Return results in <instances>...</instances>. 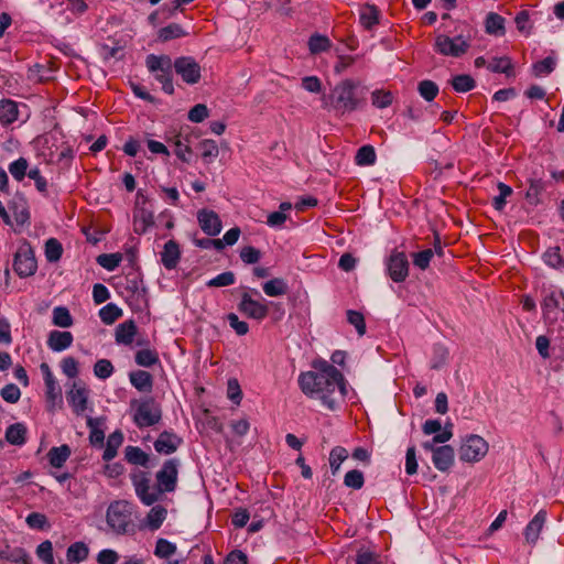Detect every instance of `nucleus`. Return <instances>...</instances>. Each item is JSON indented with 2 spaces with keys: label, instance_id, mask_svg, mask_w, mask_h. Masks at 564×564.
Listing matches in <instances>:
<instances>
[{
  "label": "nucleus",
  "instance_id": "f704fd0d",
  "mask_svg": "<svg viewBox=\"0 0 564 564\" xmlns=\"http://www.w3.org/2000/svg\"><path fill=\"white\" fill-rule=\"evenodd\" d=\"M26 429L22 423L11 424L6 431V440L13 445L25 443Z\"/></svg>",
  "mask_w": 564,
  "mask_h": 564
},
{
  "label": "nucleus",
  "instance_id": "c85d7f7f",
  "mask_svg": "<svg viewBox=\"0 0 564 564\" xmlns=\"http://www.w3.org/2000/svg\"><path fill=\"white\" fill-rule=\"evenodd\" d=\"M123 442V434L120 431L112 432L107 440L106 448L102 454L104 460H111L116 457L118 448Z\"/></svg>",
  "mask_w": 564,
  "mask_h": 564
},
{
  "label": "nucleus",
  "instance_id": "864d4df0",
  "mask_svg": "<svg viewBox=\"0 0 564 564\" xmlns=\"http://www.w3.org/2000/svg\"><path fill=\"white\" fill-rule=\"evenodd\" d=\"M113 371V365L108 359H99L94 365V375L99 379L106 380L110 378Z\"/></svg>",
  "mask_w": 564,
  "mask_h": 564
},
{
  "label": "nucleus",
  "instance_id": "8fccbe9b",
  "mask_svg": "<svg viewBox=\"0 0 564 564\" xmlns=\"http://www.w3.org/2000/svg\"><path fill=\"white\" fill-rule=\"evenodd\" d=\"M475 80L469 75H457L452 79V86L457 93H467L475 88Z\"/></svg>",
  "mask_w": 564,
  "mask_h": 564
},
{
  "label": "nucleus",
  "instance_id": "6ab92c4d",
  "mask_svg": "<svg viewBox=\"0 0 564 564\" xmlns=\"http://www.w3.org/2000/svg\"><path fill=\"white\" fill-rule=\"evenodd\" d=\"M73 334L67 330H52L47 336V346L52 351L61 352L72 346Z\"/></svg>",
  "mask_w": 564,
  "mask_h": 564
},
{
  "label": "nucleus",
  "instance_id": "c9c22d12",
  "mask_svg": "<svg viewBox=\"0 0 564 564\" xmlns=\"http://www.w3.org/2000/svg\"><path fill=\"white\" fill-rule=\"evenodd\" d=\"M308 50L312 54H319L332 47V42L326 35L313 34L308 40Z\"/></svg>",
  "mask_w": 564,
  "mask_h": 564
},
{
  "label": "nucleus",
  "instance_id": "680f3d73",
  "mask_svg": "<svg viewBox=\"0 0 564 564\" xmlns=\"http://www.w3.org/2000/svg\"><path fill=\"white\" fill-rule=\"evenodd\" d=\"M544 262L552 268H561L564 265V260L561 257L560 248H549L543 254Z\"/></svg>",
  "mask_w": 564,
  "mask_h": 564
},
{
  "label": "nucleus",
  "instance_id": "0eeeda50",
  "mask_svg": "<svg viewBox=\"0 0 564 564\" xmlns=\"http://www.w3.org/2000/svg\"><path fill=\"white\" fill-rule=\"evenodd\" d=\"M90 390L82 380H74L66 392V400L77 416H83L89 409Z\"/></svg>",
  "mask_w": 564,
  "mask_h": 564
},
{
  "label": "nucleus",
  "instance_id": "a878e982",
  "mask_svg": "<svg viewBox=\"0 0 564 564\" xmlns=\"http://www.w3.org/2000/svg\"><path fill=\"white\" fill-rule=\"evenodd\" d=\"M70 447L66 444L52 447L47 453V458L51 466L61 468L70 456Z\"/></svg>",
  "mask_w": 564,
  "mask_h": 564
},
{
  "label": "nucleus",
  "instance_id": "f8f14e48",
  "mask_svg": "<svg viewBox=\"0 0 564 564\" xmlns=\"http://www.w3.org/2000/svg\"><path fill=\"white\" fill-rule=\"evenodd\" d=\"M469 43L462 36L449 37L440 34L435 39L434 48L444 56L459 57L467 52Z\"/></svg>",
  "mask_w": 564,
  "mask_h": 564
},
{
  "label": "nucleus",
  "instance_id": "052dcab7",
  "mask_svg": "<svg viewBox=\"0 0 564 564\" xmlns=\"http://www.w3.org/2000/svg\"><path fill=\"white\" fill-rule=\"evenodd\" d=\"M364 482H365L364 474L357 469L349 470L344 477L345 486L356 489V490L362 488Z\"/></svg>",
  "mask_w": 564,
  "mask_h": 564
},
{
  "label": "nucleus",
  "instance_id": "9d476101",
  "mask_svg": "<svg viewBox=\"0 0 564 564\" xmlns=\"http://www.w3.org/2000/svg\"><path fill=\"white\" fill-rule=\"evenodd\" d=\"M37 263L29 243L19 247L14 254L13 270L20 278H28L36 272Z\"/></svg>",
  "mask_w": 564,
  "mask_h": 564
},
{
  "label": "nucleus",
  "instance_id": "ea45409f",
  "mask_svg": "<svg viewBox=\"0 0 564 564\" xmlns=\"http://www.w3.org/2000/svg\"><path fill=\"white\" fill-rule=\"evenodd\" d=\"M556 66V58L553 56H547L542 61L536 62L532 66L533 75L535 77H541L544 75L551 74Z\"/></svg>",
  "mask_w": 564,
  "mask_h": 564
},
{
  "label": "nucleus",
  "instance_id": "473e14b6",
  "mask_svg": "<svg viewBox=\"0 0 564 564\" xmlns=\"http://www.w3.org/2000/svg\"><path fill=\"white\" fill-rule=\"evenodd\" d=\"M89 549L84 542H75L67 549L66 556L69 562L80 563L88 557Z\"/></svg>",
  "mask_w": 564,
  "mask_h": 564
},
{
  "label": "nucleus",
  "instance_id": "13d9d810",
  "mask_svg": "<svg viewBox=\"0 0 564 564\" xmlns=\"http://www.w3.org/2000/svg\"><path fill=\"white\" fill-rule=\"evenodd\" d=\"M236 281L234 272L226 271L210 279L206 284L209 288H221L232 285Z\"/></svg>",
  "mask_w": 564,
  "mask_h": 564
},
{
  "label": "nucleus",
  "instance_id": "7ed1b4c3",
  "mask_svg": "<svg viewBox=\"0 0 564 564\" xmlns=\"http://www.w3.org/2000/svg\"><path fill=\"white\" fill-rule=\"evenodd\" d=\"M541 308L547 333L554 339H564V292L554 285H543Z\"/></svg>",
  "mask_w": 564,
  "mask_h": 564
},
{
  "label": "nucleus",
  "instance_id": "6e6d98bb",
  "mask_svg": "<svg viewBox=\"0 0 564 564\" xmlns=\"http://www.w3.org/2000/svg\"><path fill=\"white\" fill-rule=\"evenodd\" d=\"M135 362L142 367H151L159 362V356L151 349H141L135 354Z\"/></svg>",
  "mask_w": 564,
  "mask_h": 564
},
{
  "label": "nucleus",
  "instance_id": "49530a36",
  "mask_svg": "<svg viewBox=\"0 0 564 564\" xmlns=\"http://www.w3.org/2000/svg\"><path fill=\"white\" fill-rule=\"evenodd\" d=\"M8 169L12 177L18 182H21L25 175H28L29 163L26 159L19 158L11 162Z\"/></svg>",
  "mask_w": 564,
  "mask_h": 564
},
{
  "label": "nucleus",
  "instance_id": "4be33fe9",
  "mask_svg": "<svg viewBox=\"0 0 564 564\" xmlns=\"http://www.w3.org/2000/svg\"><path fill=\"white\" fill-rule=\"evenodd\" d=\"M546 521V512L540 510L524 529V536L529 543H535Z\"/></svg>",
  "mask_w": 564,
  "mask_h": 564
},
{
  "label": "nucleus",
  "instance_id": "393cba45",
  "mask_svg": "<svg viewBox=\"0 0 564 564\" xmlns=\"http://www.w3.org/2000/svg\"><path fill=\"white\" fill-rule=\"evenodd\" d=\"M19 109L15 101L10 99L0 100V122L10 124L18 120Z\"/></svg>",
  "mask_w": 564,
  "mask_h": 564
},
{
  "label": "nucleus",
  "instance_id": "a211bd4d",
  "mask_svg": "<svg viewBox=\"0 0 564 564\" xmlns=\"http://www.w3.org/2000/svg\"><path fill=\"white\" fill-rule=\"evenodd\" d=\"M182 442V438L175 433L164 431L154 442V448L160 454L170 455L177 451Z\"/></svg>",
  "mask_w": 564,
  "mask_h": 564
},
{
  "label": "nucleus",
  "instance_id": "603ef678",
  "mask_svg": "<svg viewBox=\"0 0 564 564\" xmlns=\"http://www.w3.org/2000/svg\"><path fill=\"white\" fill-rule=\"evenodd\" d=\"M122 260L120 253H102L97 257V263L108 271H113Z\"/></svg>",
  "mask_w": 564,
  "mask_h": 564
},
{
  "label": "nucleus",
  "instance_id": "a18cd8bd",
  "mask_svg": "<svg viewBox=\"0 0 564 564\" xmlns=\"http://www.w3.org/2000/svg\"><path fill=\"white\" fill-rule=\"evenodd\" d=\"M376 158L377 156L373 147L364 145L357 151L355 160L357 165L368 166L376 162Z\"/></svg>",
  "mask_w": 564,
  "mask_h": 564
},
{
  "label": "nucleus",
  "instance_id": "f257e3e1",
  "mask_svg": "<svg viewBox=\"0 0 564 564\" xmlns=\"http://www.w3.org/2000/svg\"><path fill=\"white\" fill-rule=\"evenodd\" d=\"M315 369L316 371L302 372L299 376L302 392L310 398L318 399L328 410H337L348 393L344 375L325 360L315 365Z\"/></svg>",
  "mask_w": 564,
  "mask_h": 564
},
{
  "label": "nucleus",
  "instance_id": "20e7f679",
  "mask_svg": "<svg viewBox=\"0 0 564 564\" xmlns=\"http://www.w3.org/2000/svg\"><path fill=\"white\" fill-rule=\"evenodd\" d=\"M148 70L154 75L155 79L162 85V90L167 94H174L173 85V62L169 55L149 54L145 58Z\"/></svg>",
  "mask_w": 564,
  "mask_h": 564
},
{
  "label": "nucleus",
  "instance_id": "72a5a7b5",
  "mask_svg": "<svg viewBox=\"0 0 564 564\" xmlns=\"http://www.w3.org/2000/svg\"><path fill=\"white\" fill-rule=\"evenodd\" d=\"M52 323L57 327L67 328L73 325L74 319L67 307L56 306L53 308Z\"/></svg>",
  "mask_w": 564,
  "mask_h": 564
},
{
  "label": "nucleus",
  "instance_id": "de8ad7c7",
  "mask_svg": "<svg viewBox=\"0 0 564 564\" xmlns=\"http://www.w3.org/2000/svg\"><path fill=\"white\" fill-rule=\"evenodd\" d=\"M176 553V545L166 539H159L155 544L154 555L160 558H170Z\"/></svg>",
  "mask_w": 564,
  "mask_h": 564
},
{
  "label": "nucleus",
  "instance_id": "4d7b16f0",
  "mask_svg": "<svg viewBox=\"0 0 564 564\" xmlns=\"http://www.w3.org/2000/svg\"><path fill=\"white\" fill-rule=\"evenodd\" d=\"M448 358V350L443 345L436 344L433 348V358L431 360L432 369L442 368Z\"/></svg>",
  "mask_w": 564,
  "mask_h": 564
},
{
  "label": "nucleus",
  "instance_id": "b1692460",
  "mask_svg": "<svg viewBox=\"0 0 564 564\" xmlns=\"http://www.w3.org/2000/svg\"><path fill=\"white\" fill-rule=\"evenodd\" d=\"M131 384L141 392H150L153 387L152 376L144 370L132 371L129 375Z\"/></svg>",
  "mask_w": 564,
  "mask_h": 564
},
{
  "label": "nucleus",
  "instance_id": "423d86ee",
  "mask_svg": "<svg viewBox=\"0 0 564 564\" xmlns=\"http://www.w3.org/2000/svg\"><path fill=\"white\" fill-rule=\"evenodd\" d=\"M107 523L118 534H124L131 524V509L126 501L110 503L106 514Z\"/></svg>",
  "mask_w": 564,
  "mask_h": 564
},
{
  "label": "nucleus",
  "instance_id": "aec40b11",
  "mask_svg": "<svg viewBox=\"0 0 564 564\" xmlns=\"http://www.w3.org/2000/svg\"><path fill=\"white\" fill-rule=\"evenodd\" d=\"M454 448L449 445L438 446L432 455V462L440 471H447L454 464Z\"/></svg>",
  "mask_w": 564,
  "mask_h": 564
},
{
  "label": "nucleus",
  "instance_id": "f3484780",
  "mask_svg": "<svg viewBox=\"0 0 564 564\" xmlns=\"http://www.w3.org/2000/svg\"><path fill=\"white\" fill-rule=\"evenodd\" d=\"M197 219L202 230L208 236H217L221 231L219 216L213 212L203 209L197 213Z\"/></svg>",
  "mask_w": 564,
  "mask_h": 564
},
{
  "label": "nucleus",
  "instance_id": "6e6552de",
  "mask_svg": "<svg viewBox=\"0 0 564 564\" xmlns=\"http://www.w3.org/2000/svg\"><path fill=\"white\" fill-rule=\"evenodd\" d=\"M488 443L484 437L470 434L459 448V459L466 463H476L481 460L488 453Z\"/></svg>",
  "mask_w": 564,
  "mask_h": 564
},
{
  "label": "nucleus",
  "instance_id": "412c9836",
  "mask_svg": "<svg viewBox=\"0 0 564 564\" xmlns=\"http://www.w3.org/2000/svg\"><path fill=\"white\" fill-rule=\"evenodd\" d=\"M160 256L161 263L166 270L175 269L181 259V250L178 243L175 240H169L165 242Z\"/></svg>",
  "mask_w": 564,
  "mask_h": 564
},
{
  "label": "nucleus",
  "instance_id": "5701e85b",
  "mask_svg": "<svg viewBox=\"0 0 564 564\" xmlns=\"http://www.w3.org/2000/svg\"><path fill=\"white\" fill-rule=\"evenodd\" d=\"M137 334V326L132 319L126 321L116 327V341L121 345L132 344Z\"/></svg>",
  "mask_w": 564,
  "mask_h": 564
},
{
  "label": "nucleus",
  "instance_id": "e433bc0d",
  "mask_svg": "<svg viewBox=\"0 0 564 564\" xmlns=\"http://www.w3.org/2000/svg\"><path fill=\"white\" fill-rule=\"evenodd\" d=\"M486 31L489 34L502 35L505 33V19L497 13H489L486 18Z\"/></svg>",
  "mask_w": 564,
  "mask_h": 564
},
{
  "label": "nucleus",
  "instance_id": "c756f323",
  "mask_svg": "<svg viewBox=\"0 0 564 564\" xmlns=\"http://www.w3.org/2000/svg\"><path fill=\"white\" fill-rule=\"evenodd\" d=\"M188 33L177 23H170L169 25L159 30L158 39L161 42H169L171 40L186 36Z\"/></svg>",
  "mask_w": 564,
  "mask_h": 564
},
{
  "label": "nucleus",
  "instance_id": "f03ea898",
  "mask_svg": "<svg viewBox=\"0 0 564 564\" xmlns=\"http://www.w3.org/2000/svg\"><path fill=\"white\" fill-rule=\"evenodd\" d=\"M322 101L326 110L344 116L362 109L366 105V97L362 89H359V83L344 79L328 95H325Z\"/></svg>",
  "mask_w": 564,
  "mask_h": 564
},
{
  "label": "nucleus",
  "instance_id": "5fc2aeb1",
  "mask_svg": "<svg viewBox=\"0 0 564 564\" xmlns=\"http://www.w3.org/2000/svg\"><path fill=\"white\" fill-rule=\"evenodd\" d=\"M417 90L422 98L432 101L438 94V86L429 79L419 83Z\"/></svg>",
  "mask_w": 564,
  "mask_h": 564
},
{
  "label": "nucleus",
  "instance_id": "e2e57ef3",
  "mask_svg": "<svg viewBox=\"0 0 564 564\" xmlns=\"http://www.w3.org/2000/svg\"><path fill=\"white\" fill-rule=\"evenodd\" d=\"M433 256L434 251L432 249H425L423 251L415 252L412 254L413 264L420 270H426Z\"/></svg>",
  "mask_w": 564,
  "mask_h": 564
},
{
  "label": "nucleus",
  "instance_id": "a19ab883",
  "mask_svg": "<svg viewBox=\"0 0 564 564\" xmlns=\"http://www.w3.org/2000/svg\"><path fill=\"white\" fill-rule=\"evenodd\" d=\"M166 517V510L163 507H153L147 516V524L151 530H158Z\"/></svg>",
  "mask_w": 564,
  "mask_h": 564
},
{
  "label": "nucleus",
  "instance_id": "dca6fc26",
  "mask_svg": "<svg viewBox=\"0 0 564 564\" xmlns=\"http://www.w3.org/2000/svg\"><path fill=\"white\" fill-rule=\"evenodd\" d=\"M387 270L392 281L403 282L409 274V261L404 252H393L388 262Z\"/></svg>",
  "mask_w": 564,
  "mask_h": 564
},
{
  "label": "nucleus",
  "instance_id": "58836bf2",
  "mask_svg": "<svg viewBox=\"0 0 564 564\" xmlns=\"http://www.w3.org/2000/svg\"><path fill=\"white\" fill-rule=\"evenodd\" d=\"M393 101V95L390 90L376 89L371 93V104L378 109L389 107Z\"/></svg>",
  "mask_w": 564,
  "mask_h": 564
},
{
  "label": "nucleus",
  "instance_id": "69168bd1",
  "mask_svg": "<svg viewBox=\"0 0 564 564\" xmlns=\"http://www.w3.org/2000/svg\"><path fill=\"white\" fill-rule=\"evenodd\" d=\"M26 524L31 529L44 530L48 527L47 517L40 512H31L25 519Z\"/></svg>",
  "mask_w": 564,
  "mask_h": 564
},
{
  "label": "nucleus",
  "instance_id": "bf43d9fd",
  "mask_svg": "<svg viewBox=\"0 0 564 564\" xmlns=\"http://www.w3.org/2000/svg\"><path fill=\"white\" fill-rule=\"evenodd\" d=\"M62 372L69 379L77 378L79 373L78 361L74 357H65L61 361Z\"/></svg>",
  "mask_w": 564,
  "mask_h": 564
},
{
  "label": "nucleus",
  "instance_id": "0e129e2a",
  "mask_svg": "<svg viewBox=\"0 0 564 564\" xmlns=\"http://www.w3.org/2000/svg\"><path fill=\"white\" fill-rule=\"evenodd\" d=\"M347 321L349 324H351L356 328L359 336L365 335L366 323H365V317L361 313H359L357 311L349 310L347 312Z\"/></svg>",
  "mask_w": 564,
  "mask_h": 564
},
{
  "label": "nucleus",
  "instance_id": "09e8293b",
  "mask_svg": "<svg viewBox=\"0 0 564 564\" xmlns=\"http://www.w3.org/2000/svg\"><path fill=\"white\" fill-rule=\"evenodd\" d=\"M497 188L499 191V195L492 198V206L496 210L501 212L506 206L507 197L511 196L513 191L509 185L502 182L498 183Z\"/></svg>",
  "mask_w": 564,
  "mask_h": 564
},
{
  "label": "nucleus",
  "instance_id": "4c0bfd02",
  "mask_svg": "<svg viewBox=\"0 0 564 564\" xmlns=\"http://www.w3.org/2000/svg\"><path fill=\"white\" fill-rule=\"evenodd\" d=\"M361 25L369 30L379 21V12L373 6H366L360 11L359 17Z\"/></svg>",
  "mask_w": 564,
  "mask_h": 564
},
{
  "label": "nucleus",
  "instance_id": "9b49d317",
  "mask_svg": "<svg viewBox=\"0 0 564 564\" xmlns=\"http://www.w3.org/2000/svg\"><path fill=\"white\" fill-rule=\"evenodd\" d=\"M131 481L137 496L145 506H151L158 501L160 497V490L158 487L151 486L150 478L147 473L141 470L132 473Z\"/></svg>",
  "mask_w": 564,
  "mask_h": 564
},
{
  "label": "nucleus",
  "instance_id": "ddd939ff",
  "mask_svg": "<svg viewBox=\"0 0 564 564\" xmlns=\"http://www.w3.org/2000/svg\"><path fill=\"white\" fill-rule=\"evenodd\" d=\"M173 65L176 74L180 75L186 84L194 85L200 80L202 68L193 57H177Z\"/></svg>",
  "mask_w": 564,
  "mask_h": 564
},
{
  "label": "nucleus",
  "instance_id": "2f4dec72",
  "mask_svg": "<svg viewBox=\"0 0 564 564\" xmlns=\"http://www.w3.org/2000/svg\"><path fill=\"white\" fill-rule=\"evenodd\" d=\"M153 224V214L147 209H141L134 215V231L139 235L144 234Z\"/></svg>",
  "mask_w": 564,
  "mask_h": 564
},
{
  "label": "nucleus",
  "instance_id": "79ce46f5",
  "mask_svg": "<svg viewBox=\"0 0 564 564\" xmlns=\"http://www.w3.org/2000/svg\"><path fill=\"white\" fill-rule=\"evenodd\" d=\"M122 315V310L116 304L109 303L100 308L99 317L102 323L110 325Z\"/></svg>",
  "mask_w": 564,
  "mask_h": 564
},
{
  "label": "nucleus",
  "instance_id": "4468645a",
  "mask_svg": "<svg viewBox=\"0 0 564 564\" xmlns=\"http://www.w3.org/2000/svg\"><path fill=\"white\" fill-rule=\"evenodd\" d=\"M177 474L178 460L176 458L169 459L163 464L161 470H159L156 474L160 495L163 492H171L175 489Z\"/></svg>",
  "mask_w": 564,
  "mask_h": 564
},
{
  "label": "nucleus",
  "instance_id": "774afa93",
  "mask_svg": "<svg viewBox=\"0 0 564 564\" xmlns=\"http://www.w3.org/2000/svg\"><path fill=\"white\" fill-rule=\"evenodd\" d=\"M36 554L45 564H54L53 545L51 541L46 540L42 542L36 549Z\"/></svg>",
  "mask_w": 564,
  "mask_h": 564
},
{
  "label": "nucleus",
  "instance_id": "37998d69",
  "mask_svg": "<svg viewBox=\"0 0 564 564\" xmlns=\"http://www.w3.org/2000/svg\"><path fill=\"white\" fill-rule=\"evenodd\" d=\"M348 457V452L345 447L336 446L329 453V466L333 475H335L344 460Z\"/></svg>",
  "mask_w": 564,
  "mask_h": 564
},
{
  "label": "nucleus",
  "instance_id": "c03bdc74",
  "mask_svg": "<svg viewBox=\"0 0 564 564\" xmlns=\"http://www.w3.org/2000/svg\"><path fill=\"white\" fill-rule=\"evenodd\" d=\"M63 254L62 243L55 239L50 238L45 242V257L48 262H57Z\"/></svg>",
  "mask_w": 564,
  "mask_h": 564
},
{
  "label": "nucleus",
  "instance_id": "39448f33",
  "mask_svg": "<svg viewBox=\"0 0 564 564\" xmlns=\"http://www.w3.org/2000/svg\"><path fill=\"white\" fill-rule=\"evenodd\" d=\"M133 422L139 429H145L158 424L162 419L161 406L153 398L132 400Z\"/></svg>",
  "mask_w": 564,
  "mask_h": 564
},
{
  "label": "nucleus",
  "instance_id": "3c124183",
  "mask_svg": "<svg viewBox=\"0 0 564 564\" xmlns=\"http://www.w3.org/2000/svg\"><path fill=\"white\" fill-rule=\"evenodd\" d=\"M544 189L545 185L541 178H531L525 197L531 204H538L539 197Z\"/></svg>",
  "mask_w": 564,
  "mask_h": 564
},
{
  "label": "nucleus",
  "instance_id": "cd10ccee",
  "mask_svg": "<svg viewBox=\"0 0 564 564\" xmlns=\"http://www.w3.org/2000/svg\"><path fill=\"white\" fill-rule=\"evenodd\" d=\"M487 68L492 73L505 74L508 77L513 76V64L510 57H494L488 62Z\"/></svg>",
  "mask_w": 564,
  "mask_h": 564
},
{
  "label": "nucleus",
  "instance_id": "1a4fd4ad",
  "mask_svg": "<svg viewBox=\"0 0 564 564\" xmlns=\"http://www.w3.org/2000/svg\"><path fill=\"white\" fill-rule=\"evenodd\" d=\"M40 370L43 375L44 384H45V398L47 410L53 412L56 406H62L63 398H62V389L53 375L51 367L46 362H42L40 365Z\"/></svg>",
  "mask_w": 564,
  "mask_h": 564
},
{
  "label": "nucleus",
  "instance_id": "338daca9",
  "mask_svg": "<svg viewBox=\"0 0 564 564\" xmlns=\"http://www.w3.org/2000/svg\"><path fill=\"white\" fill-rule=\"evenodd\" d=\"M0 395L9 403H17L20 400L21 391L14 383H9L0 390Z\"/></svg>",
  "mask_w": 564,
  "mask_h": 564
},
{
  "label": "nucleus",
  "instance_id": "2eb2a0df",
  "mask_svg": "<svg viewBox=\"0 0 564 564\" xmlns=\"http://www.w3.org/2000/svg\"><path fill=\"white\" fill-rule=\"evenodd\" d=\"M238 311L245 316L257 321H262L268 315L267 305L253 300L248 292L241 294Z\"/></svg>",
  "mask_w": 564,
  "mask_h": 564
},
{
  "label": "nucleus",
  "instance_id": "7c9ffc66",
  "mask_svg": "<svg viewBox=\"0 0 564 564\" xmlns=\"http://www.w3.org/2000/svg\"><path fill=\"white\" fill-rule=\"evenodd\" d=\"M124 456L128 463L142 467H147L150 459L149 455L137 446H127Z\"/></svg>",
  "mask_w": 564,
  "mask_h": 564
},
{
  "label": "nucleus",
  "instance_id": "bb28decb",
  "mask_svg": "<svg viewBox=\"0 0 564 564\" xmlns=\"http://www.w3.org/2000/svg\"><path fill=\"white\" fill-rule=\"evenodd\" d=\"M262 290L268 296H282L289 291L286 281L282 278L271 279L262 284Z\"/></svg>",
  "mask_w": 564,
  "mask_h": 564
}]
</instances>
